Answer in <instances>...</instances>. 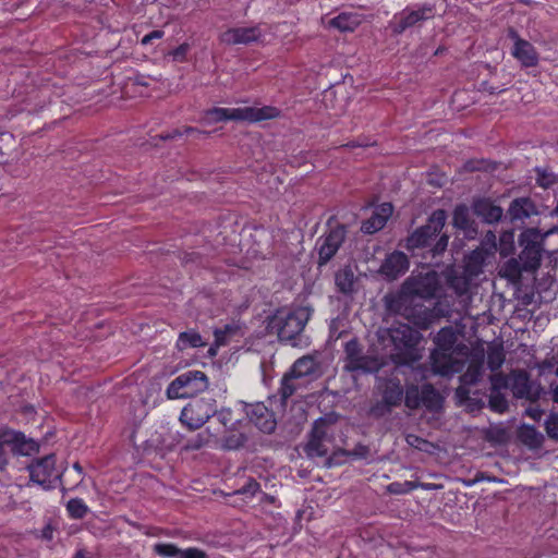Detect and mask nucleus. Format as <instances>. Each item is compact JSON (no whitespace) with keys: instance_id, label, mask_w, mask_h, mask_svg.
I'll return each mask as SVG.
<instances>
[{"instance_id":"f257e3e1","label":"nucleus","mask_w":558,"mask_h":558,"mask_svg":"<svg viewBox=\"0 0 558 558\" xmlns=\"http://www.w3.org/2000/svg\"><path fill=\"white\" fill-rule=\"evenodd\" d=\"M447 219L444 209H437L429 216L426 225L415 229L407 239V248L415 251L430 247L433 257L442 254L447 246L449 236L441 234Z\"/></svg>"},{"instance_id":"f03ea898","label":"nucleus","mask_w":558,"mask_h":558,"mask_svg":"<svg viewBox=\"0 0 558 558\" xmlns=\"http://www.w3.org/2000/svg\"><path fill=\"white\" fill-rule=\"evenodd\" d=\"M280 111L271 106L257 107H240V108H222L215 107L203 112L201 121L204 124L211 125L218 122L227 121H247L259 122L277 118Z\"/></svg>"},{"instance_id":"7ed1b4c3","label":"nucleus","mask_w":558,"mask_h":558,"mask_svg":"<svg viewBox=\"0 0 558 558\" xmlns=\"http://www.w3.org/2000/svg\"><path fill=\"white\" fill-rule=\"evenodd\" d=\"M9 448L13 456L29 457L39 451V444L21 432L10 427H0V471L9 464Z\"/></svg>"},{"instance_id":"20e7f679","label":"nucleus","mask_w":558,"mask_h":558,"mask_svg":"<svg viewBox=\"0 0 558 558\" xmlns=\"http://www.w3.org/2000/svg\"><path fill=\"white\" fill-rule=\"evenodd\" d=\"M389 338L398 351L396 362L410 365L418 360L416 347L420 342V335L408 325H400L388 330Z\"/></svg>"},{"instance_id":"39448f33","label":"nucleus","mask_w":558,"mask_h":558,"mask_svg":"<svg viewBox=\"0 0 558 558\" xmlns=\"http://www.w3.org/2000/svg\"><path fill=\"white\" fill-rule=\"evenodd\" d=\"M435 14V4L433 3L409 5L395 14L388 27L393 35H401L407 29L420 27L424 22L434 19Z\"/></svg>"},{"instance_id":"423d86ee","label":"nucleus","mask_w":558,"mask_h":558,"mask_svg":"<svg viewBox=\"0 0 558 558\" xmlns=\"http://www.w3.org/2000/svg\"><path fill=\"white\" fill-rule=\"evenodd\" d=\"M208 378L202 371H187L175 377L167 387L169 399H184L193 397L208 388Z\"/></svg>"},{"instance_id":"0eeeda50","label":"nucleus","mask_w":558,"mask_h":558,"mask_svg":"<svg viewBox=\"0 0 558 558\" xmlns=\"http://www.w3.org/2000/svg\"><path fill=\"white\" fill-rule=\"evenodd\" d=\"M216 413L214 398L192 399L181 411L180 421L190 429H198Z\"/></svg>"},{"instance_id":"6e6552de","label":"nucleus","mask_w":558,"mask_h":558,"mask_svg":"<svg viewBox=\"0 0 558 558\" xmlns=\"http://www.w3.org/2000/svg\"><path fill=\"white\" fill-rule=\"evenodd\" d=\"M522 248L519 255L525 271H535L541 266L543 256V239L536 229H526L519 236Z\"/></svg>"},{"instance_id":"1a4fd4ad","label":"nucleus","mask_w":558,"mask_h":558,"mask_svg":"<svg viewBox=\"0 0 558 558\" xmlns=\"http://www.w3.org/2000/svg\"><path fill=\"white\" fill-rule=\"evenodd\" d=\"M57 458L54 453H49L43 458L34 460L28 466L29 478L32 482L50 488L52 483L60 478L56 469Z\"/></svg>"},{"instance_id":"9d476101","label":"nucleus","mask_w":558,"mask_h":558,"mask_svg":"<svg viewBox=\"0 0 558 558\" xmlns=\"http://www.w3.org/2000/svg\"><path fill=\"white\" fill-rule=\"evenodd\" d=\"M347 236V229L343 225L330 227L328 232L317 240L318 264H327L339 251Z\"/></svg>"},{"instance_id":"9b49d317","label":"nucleus","mask_w":558,"mask_h":558,"mask_svg":"<svg viewBox=\"0 0 558 558\" xmlns=\"http://www.w3.org/2000/svg\"><path fill=\"white\" fill-rule=\"evenodd\" d=\"M429 360L433 373L442 377L460 374L465 368L464 359L453 356L452 351L434 348L430 351Z\"/></svg>"},{"instance_id":"f8f14e48","label":"nucleus","mask_w":558,"mask_h":558,"mask_svg":"<svg viewBox=\"0 0 558 558\" xmlns=\"http://www.w3.org/2000/svg\"><path fill=\"white\" fill-rule=\"evenodd\" d=\"M439 288V280L436 272H427L425 275L408 279L403 284V290L408 294L425 300L435 298Z\"/></svg>"},{"instance_id":"ddd939ff","label":"nucleus","mask_w":558,"mask_h":558,"mask_svg":"<svg viewBox=\"0 0 558 558\" xmlns=\"http://www.w3.org/2000/svg\"><path fill=\"white\" fill-rule=\"evenodd\" d=\"M272 327L277 329L280 339H295L304 329L305 322L294 312L278 313L271 320Z\"/></svg>"},{"instance_id":"4468645a","label":"nucleus","mask_w":558,"mask_h":558,"mask_svg":"<svg viewBox=\"0 0 558 558\" xmlns=\"http://www.w3.org/2000/svg\"><path fill=\"white\" fill-rule=\"evenodd\" d=\"M466 369L460 373L459 380L463 386H475L482 379L485 363V350L482 344L473 347L472 357L468 359Z\"/></svg>"},{"instance_id":"2eb2a0df","label":"nucleus","mask_w":558,"mask_h":558,"mask_svg":"<svg viewBox=\"0 0 558 558\" xmlns=\"http://www.w3.org/2000/svg\"><path fill=\"white\" fill-rule=\"evenodd\" d=\"M246 415L260 432L270 434L275 430L277 422L275 414L264 403H255L246 407Z\"/></svg>"},{"instance_id":"dca6fc26","label":"nucleus","mask_w":558,"mask_h":558,"mask_svg":"<svg viewBox=\"0 0 558 558\" xmlns=\"http://www.w3.org/2000/svg\"><path fill=\"white\" fill-rule=\"evenodd\" d=\"M511 390L515 398L535 402L541 398L543 389L539 384L530 379L526 372H519L513 377Z\"/></svg>"},{"instance_id":"f3484780","label":"nucleus","mask_w":558,"mask_h":558,"mask_svg":"<svg viewBox=\"0 0 558 558\" xmlns=\"http://www.w3.org/2000/svg\"><path fill=\"white\" fill-rule=\"evenodd\" d=\"M410 262L405 253L393 251L383 260L379 274L388 280H395L405 274L409 269Z\"/></svg>"},{"instance_id":"a211bd4d","label":"nucleus","mask_w":558,"mask_h":558,"mask_svg":"<svg viewBox=\"0 0 558 558\" xmlns=\"http://www.w3.org/2000/svg\"><path fill=\"white\" fill-rule=\"evenodd\" d=\"M263 33L258 26L229 28L220 35V40L227 45H250L258 41Z\"/></svg>"},{"instance_id":"6ab92c4d","label":"nucleus","mask_w":558,"mask_h":558,"mask_svg":"<svg viewBox=\"0 0 558 558\" xmlns=\"http://www.w3.org/2000/svg\"><path fill=\"white\" fill-rule=\"evenodd\" d=\"M509 36L514 40L512 56L525 68H532L538 63V54L534 46L520 38L514 29L509 31Z\"/></svg>"},{"instance_id":"aec40b11","label":"nucleus","mask_w":558,"mask_h":558,"mask_svg":"<svg viewBox=\"0 0 558 558\" xmlns=\"http://www.w3.org/2000/svg\"><path fill=\"white\" fill-rule=\"evenodd\" d=\"M392 213L393 207L391 203H381L374 208L372 216L362 222L361 230L367 234H373L381 230L386 226Z\"/></svg>"},{"instance_id":"412c9836","label":"nucleus","mask_w":558,"mask_h":558,"mask_svg":"<svg viewBox=\"0 0 558 558\" xmlns=\"http://www.w3.org/2000/svg\"><path fill=\"white\" fill-rule=\"evenodd\" d=\"M484 256L478 251H473L464 260L463 272L459 280L463 281V289L468 290L470 281L483 271Z\"/></svg>"},{"instance_id":"4be33fe9","label":"nucleus","mask_w":558,"mask_h":558,"mask_svg":"<svg viewBox=\"0 0 558 558\" xmlns=\"http://www.w3.org/2000/svg\"><path fill=\"white\" fill-rule=\"evenodd\" d=\"M535 214H537L536 207L529 197L513 199L508 209V215L512 222L524 220Z\"/></svg>"},{"instance_id":"5701e85b","label":"nucleus","mask_w":558,"mask_h":558,"mask_svg":"<svg viewBox=\"0 0 558 558\" xmlns=\"http://www.w3.org/2000/svg\"><path fill=\"white\" fill-rule=\"evenodd\" d=\"M404 389L398 378H390L383 389L381 399L392 408L399 407L403 401Z\"/></svg>"},{"instance_id":"b1692460","label":"nucleus","mask_w":558,"mask_h":558,"mask_svg":"<svg viewBox=\"0 0 558 558\" xmlns=\"http://www.w3.org/2000/svg\"><path fill=\"white\" fill-rule=\"evenodd\" d=\"M474 213L487 223L498 222L502 217V208L488 199H480L474 204Z\"/></svg>"},{"instance_id":"393cba45","label":"nucleus","mask_w":558,"mask_h":558,"mask_svg":"<svg viewBox=\"0 0 558 558\" xmlns=\"http://www.w3.org/2000/svg\"><path fill=\"white\" fill-rule=\"evenodd\" d=\"M344 369L348 372L373 373L378 369L377 360L371 355L359 353V355L344 363Z\"/></svg>"},{"instance_id":"a878e982","label":"nucleus","mask_w":558,"mask_h":558,"mask_svg":"<svg viewBox=\"0 0 558 558\" xmlns=\"http://www.w3.org/2000/svg\"><path fill=\"white\" fill-rule=\"evenodd\" d=\"M507 167L500 162H493L487 159H470L464 162V172H504Z\"/></svg>"},{"instance_id":"bb28decb","label":"nucleus","mask_w":558,"mask_h":558,"mask_svg":"<svg viewBox=\"0 0 558 558\" xmlns=\"http://www.w3.org/2000/svg\"><path fill=\"white\" fill-rule=\"evenodd\" d=\"M523 271H525V268L523 267V263L520 258L517 259L511 257L501 265L499 274L508 281L518 283L521 281Z\"/></svg>"},{"instance_id":"cd10ccee","label":"nucleus","mask_w":558,"mask_h":558,"mask_svg":"<svg viewBox=\"0 0 558 558\" xmlns=\"http://www.w3.org/2000/svg\"><path fill=\"white\" fill-rule=\"evenodd\" d=\"M458 340V333L451 326L442 327L434 337L436 349L441 351H452Z\"/></svg>"},{"instance_id":"c85d7f7f","label":"nucleus","mask_w":558,"mask_h":558,"mask_svg":"<svg viewBox=\"0 0 558 558\" xmlns=\"http://www.w3.org/2000/svg\"><path fill=\"white\" fill-rule=\"evenodd\" d=\"M317 371V363L315 359L311 355H304L298 359L289 372L296 378H303L310 375L315 374Z\"/></svg>"},{"instance_id":"c756f323","label":"nucleus","mask_w":558,"mask_h":558,"mask_svg":"<svg viewBox=\"0 0 558 558\" xmlns=\"http://www.w3.org/2000/svg\"><path fill=\"white\" fill-rule=\"evenodd\" d=\"M328 24L340 32H353L361 24V19L354 13H340L330 19Z\"/></svg>"},{"instance_id":"7c9ffc66","label":"nucleus","mask_w":558,"mask_h":558,"mask_svg":"<svg viewBox=\"0 0 558 558\" xmlns=\"http://www.w3.org/2000/svg\"><path fill=\"white\" fill-rule=\"evenodd\" d=\"M422 407L429 411L438 410L442 405V397L438 390L429 383L422 385Z\"/></svg>"},{"instance_id":"2f4dec72","label":"nucleus","mask_w":558,"mask_h":558,"mask_svg":"<svg viewBox=\"0 0 558 558\" xmlns=\"http://www.w3.org/2000/svg\"><path fill=\"white\" fill-rule=\"evenodd\" d=\"M506 360V354L502 343H490L487 349V366L492 372H497L501 368Z\"/></svg>"},{"instance_id":"473e14b6","label":"nucleus","mask_w":558,"mask_h":558,"mask_svg":"<svg viewBox=\"0 0 558 558\" xmlns=\"http://www.w3.org/2000/svg\"><path fill=\"white\" fill-rule=\"evenodd\" d=\"M203 345H205V342L196 330L181 332L177 341V347L180 350H185L187 348H201Z\"/></svg>"},{"instance_id":"72a5a7b5","label":"nucleus","mask_w":558,"mask_h":558,"mask_svg":"<svg viewBox=\"0 0 558 558\" xmlns=\"http://www.w3.org/2000/svg\"><path fill=\"white\" fill-rule=\"evenodd\" d=\"M66 512L71 519H84L89 512L88 506L82 498H71L66 504Z\"/></svg>"},{"instance_id":"f704fd0d","label":"nucleus","mask_w":558,"mask_h":558,"mask_svg":"<svg viewBox=\"0 0 558 558\" xmlns=\"http://www.w3.org/2000/svg\"><path fill=\"white\" fill-rule=\"evenodd\" d=\"M335 283L337 290L343 294H350L354 287V275L351 270H341L336 274Z\"/></svg>"},{"instance_id":"c9c22d12","label":"nucleus","mask_w":558,"mask_h":558,"mask_svg":"<svg viewBox=\"0 0 558 558\" xmlns=\"http://www.w3.org/2000/svg\"><path fill=\"white\" fill-rule=\"evenodd\" d=\"M422 387L417 385H410L404 390L403 400L407 408L410 410H417L422 407Z\"/></svg>"},{"instance_id":"e433bc0d","label":"nucleus","mask_w":558,"mask_h":558,"mask_svg":"<svg viewBox=\"0 0 558 558\" xmlns=\"http://www.w3.org/2000/svg\"><path fill=\"white\" fill-rule=\"evenodd\" d=\"M293 379H298L288 371L281 378L279 396L282 402H286L296 390Z\"/></svg>"},{"instance_id":"4c0bfd02","label":"nucleus","mask_w":558,"mask_h":558,"mask_svg":"<svg viewBox=\"0 0 558 558\" xmlns=\"http://www.w3.org/2000/svg\"><path fill=\"white\" fill-rule=\"evenodd\" d=\"M453 225L458 229L466 230L470 227L469 209L464 205H458L453 210Z\"/></svg>"},{"instance_id":"58836bf2","label":"nucleus","mask_w":558,"mask_h":558,"mask_svg":"<svg viewBox=\"0 0 558 558\" xmlns=\"http://www.w3.org/2000/svg\"><path fill=\"white\" fill-rule=\"evenodd\" d=\"M489 408L496 413H504L508 410V400L501 391H490Z\"/></svg>"},{"instance_id":"ea45409f","label":"nucleus","mask_w":558,"mask_h":558,"mask_svg":"<svg viewBox=\"0 0 558 558\" xmlns=\"http://www.w3.org/2000/svg\"><path fill=\"white\" fill-rule=\"evenodd\" d=\"M181 549L172 543H157L154 545V553L161 557H179L181 556Z\"/></svg>"},{"instance_id":"a19ab883","label":"nucleus","mask_w":558,"mask_h":558,"mask_svg":"<svg viewBox=\"0 0 558 558\" xmlns=\"http://www.w3.org/2000/svg\"><path fill=\"white\" fill-rule=\"evenodd\" d=\"M246 437L241 434H231L223 438L222 446L228 450H236L245 445Z\"/></svg>"},{"instance_id":"79ce46f5","label":"nucleus","mask_w":558,"mask_h":558,"mask_svg":"<svg viewBox=\"0 0 558 558\" xmlns=\"http://www.w3.org/2000/svg\"><path fill=\"white\" fill-rule=\"evenodd\" d=\"M362 351H363V348L356 338L349 340L344 344V353H345L344 363L349 362L351 359L359 355V353H361Z\"/></svg>"},{"instance_id":"37998d69","label":"nucleus","mask_w":558,"mask_h":558,"mask_svg":"<svg viewBox=\"0 0 558 558\" xmlns=\"http://www.w3.org/2000/svg\"><path fill=\"white\" fill-rule=\"evenodd\" d=\"M415 488L413 482L405 481L404 483L393 482L388 485V492L395 495L410 493Z\"/></svg>"},{"instance_id":"c03bdc74","label":"nucleus","mask_w":558,"mask_h":558,"mask_svg":"<svg viewBox=\"0 0 558 558\" xmlns=\"http://www.w3.org/2000/svg\"><path fill=\"white\" fill-rule=\"evenodd\" d=\"M307 450L310 453H315L316 456L323 457L327 453L326 448L324 447L323 440L319 439L316 435L311 437L307 444Z\"/></svg>"},{"instance_id":"a18cd8bd","label":"nucleus","mask_w":558,"mask_h":558,"mask_svg":"<svg viewBox=\"0 0 558 558\" xmlns=\"http://www.w3.org/2000/svg\"><path fill=\"white\" fill-rule=\"evenodd\" d=\"M490 391H500L502 388H507L508 379L502 373H496L490 376Z\"/></svg>"},{"instance_id":"49530a36","label":"nucleus","mask_w":558,"mask_h":558,"mask_svg":"<svg viewBox=\"0 0 558 558\" xmlns=\"http://www.w3.org/2000/svg\"><path fill=\"white\" fill-rule=\"evenodd\" d=\"M393 408L391 405L386 404V402L381 399L377 401L371 408V414L375 417H383L391 412Z\"/></svg>"},{"instance_id":"de8ad7c7","label":"nucleus","mask_w":558,"mask_h":558,"mask_svg":"<svg viewBox=\"0 0 558 558\" xmlns=\"http://www.w3.org/2000/svg\"><path fill=\"white\" fill-rule=\"evenodd\" d=\"M452 353L453 356L458 355L464 357V361L466 362L468 359L472 357L473 348H469L464 342H459L457 340L456 347L452 349Z\"/></svg>"},{"instance_id":"09e8293b","label":"nucleus","mask_w":558,"mask_h":558,"mask_svg":"<svg viewBox=\"0 0 558 558\" xmlns=\"http://www.w3.org/2000/svg\"><path fill=\"white\" fill-rule=\"evenodd\" d=\"M407 442L418 450H426L427 446L430 445L426 439L413 434L407 436Z\"/></svg>"},{"instance_id":"8fccbe9b","label":"nucleus","mask_w":558,"mask_h":558,"mask_svg":"<svg viewBox=\"0 0 558 558\" xmlns=\"http://www.w3.org/2000/svg\"><path fill=\"white\" fill-rule=\"evenodd\" d=\"M259 489V483L254 478H250L248 482L245 485H243L238 492L242 495L254 496Z\"/></svg>"},{"instance_id":"3c124183","label":"nucleus","mask_w":558,"mask_h":558,"mask_svg":"<svg viewBox=\"0 0 558 558\" xmlns=\"http://www.w3.org/2000/svg\"><path fill=\"white\" fill-rule=\"evenodd\" d=\"M214 415L225 427H227L233 421L231 409L222 408L219 411L216 409V413Z\"/></svg>"},{"instance_id":"603ef678","label":"nucleus","mask_w":558,"mask_h":558,"mask_svg":"<svg viewBox=\"0 0 558 558\" xmlns=\"http://www.w3.org/2000/svg\"><path fill=\"white\" fill-rule=\"evenodd\" d=\"M178 558H208V555L199 548L189 547L183 549Z\"/></svg>"},{"instance_id":"864d4df0","label":"nucleus","mask_w":558,"mask_h":558,"mask_svg":"<svg viewBox=\"0 0 558 558\" xmlns=\"http://www.w3.org/2000/svg\"><path fill=\"white\" fill-rule=\"evenodd\" d=\"M232 331V328L227 325L223 329L215 330V342L217 345H225L227 343L228 335Z\"/></svg>"},{"instance_id":"5fc2aeb1","label":"nucleus","mask_w":558,"mask_h":558,"mask_svg":"<svg viewBox=\"0 0 558 558\" xmlns=\"http://www.w3.org/2000/svg\"><path fill=\"white\" fill-rule=\"evenodd\" d=\"M187 50H189V45L182 44L178 48H175L173 51H171L170 54L172 56L174 61L181 62V61L185 60Z\"/></svg>"},{"instance_id":"6e6d98bb","label":"nucleus","mask_w":558,"mask_h":558,"mask_svg":"<svg viewBox=\"0 0 558 558\" xmlns=\"http://www.w3.org/2000/svg\"><path fill=\"white\" fill-rule=\"evenodd\" d=\"M163 32L160 31V29H155L153 32H150L149 34L145 35L143 38H142V45L146 46L148 44H150L154 39H159L163 36Z\"/></svg>"},{"instance_id":"4d7b16f0","label":"nucleus","mask_w":558,"mask_h":558,"mask_svg":"<svg viewBox=\"0 0 558 558\" xmlns=\"http://www.w3.org/2000/svg\"><path fill=\"white\" fill-rule=\"evenodd\" d=\"M458 278H461V276H454L452 278H450L449 282H450V286L459 293V294H463L464 292H466V290L463 289V281L462 280H459Z\"/></svg>"},{"instance_id":"13d9d810","label":"nucleus","mask_w":558,"mask_h":558,"mask_svg":"<svg viewBox=\"0 0 558 558\" xmlns=\"http://www.w3.org/2000/svg\"><path fill=\"white\" fill-rule=\"evenodd\" d=\"M372 145H373V143H371L367 140H357V141H352V142H349L345 144V146L349 148H363V149L367 148Z\"/></svg>"},{"instance_id":"bf43d9fd","label":"nucleus","mask_w":558,"mask_h":558,"mask_svg":"<svg viewBox=\"0 0 558 558\" xmlns=\"http://www.w3.org/2000/svg\"><path fill=\"white\" fill-rule=\"evenodd\" d=\"M184 133L186 135H194L196 138H199L203 135H209L210 134V132H208V131H202V130H198V129L192 128V126H185L184 128Z\"/></svg>"},{"instance_id":"052dcab7","label":"nucleus","mask_w":558,"mask_h":558,"mask_svg":"<svg viewBox=\"0 0 558 558\" xmlns=\"http://www.w3.org/2000/svg\"><path fill=\"white\" fill-rule=\"evenodd\" d=\"M184 133V129L181 131V130H174L172 132H168V133H165V134H161L159 135V138L160 140H173L178 136H182Z\"/></svg>"},{"instance_id":"680f3d73","label":"nucleus","mask_w":558,"mask_h":558,"mask_svg":"<svg viewBox=\"0 0 558 558\" xmlns=\"http://www.w3.org/2000/svg\"><path fill=\"white\" fill-rule=\"evenodd\" d=\"M555 177H545V175H542V177H537V184L539 186H548L553 183H556L558 182V180H553Z\"/></svg>"},{"instance_id":"e2e57ef3","label":"nucleus","mask_w":558,"mask_h":558,"mask_svg":"<svg viewBox=\"0 0 558 558\" xmlns=\"http://www.w3.org/2000/svg\"><path fill=\"white\" fill-rule=\"evenodd\" d=\"M314 435L319 437V439L324 440V438H325V430L323 429V427H320L317 424H315V426L312 429L311 437H314Z\"/></svg>"},{"instance_id":"0e129e2a","label":"nucleus","mask_w":558,"mask_h":558,"mask_svg":"<svg viewBox=\"0 0 558 558\" xmlns=\"http://www.w3.org/2000/svg\"><path fill=\"white\" fill-rule=\"evenodd\" d=\"M134 81H135V84L141 85V86H148L149 85L148 77H146L144 75H137L134 78Z\"/></svg>"},{"instance_id":"69168bd1","label":"nucleus","mask_w":558,"mask_h":558,"mask_svg":"<svg viewBox=\"0 0 558 558\" xmlns=\"http://www.w3.org/2000/svg\"><path fill=\"white\" fill-rule=\"evenodd\" d=\"M536 435V430L533 426L526 427V429L522 433V436L526 438H532Z\"/></svg>"},{"instance_id":"338daca9","label":"nucleus","mask_w":558,"mask_h":558,"mask_svg":"<svg viewBox=\"0 0 558 558\" xmlns=\"http://www.w3.org/2000/svg\"><path fill=\"white\" fill-rule=\"evenodd\" d=\"M553 401L558 404V385L553 390Z\"/></svg>"},{"instance_id":"774afa93","label":"nucleus","mask_w":558,"mask_h":558,"mask_svg":"<svg viewBox=\"0 0 558 558\" xmlns=\"http://www.w3.org/2000/svg\"><path fill=\"white\" fill-rule=\"evenodd\" d=\"M73 558H85L84 551L83 550L76 551Z\"/></svg>"}]
</instances>
